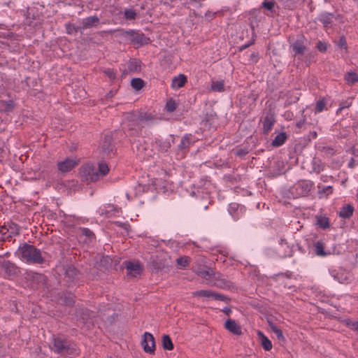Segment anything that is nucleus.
Here are the masks:
<instances>
[{"label":"nucleus","mask_w":358,"mask_h":358,"mask_svg":"<svg viewBox=\"0 0 358 358\" xmlns=\"http://www.w3.org/2000/svg\"><path fill=\"white\" fill-rule=\"evenodd\" d=\"M109 171L105 162H98L96 164H87L80 171L81 177L86 181L94 182L106 176Z\"/></svg>","instance_id":"nucleus-1"},{"label":"nucleus","mask_w":358,"mask_h":358,"mask_svg":"<svg viewBox=\"0 0 358 358\" xmlns=\"http://www.w3.org/2000/svg\"><path fill=\"white\" fill-rule=\"evenodd\" d=\"M145 121L144 118L136 113H127L124 115L122 120V128L129 136L138 134L142 123Z\"/></svg>","instance_id":"nucleus-2"},{"label":"nucleus","mask_w":358,"mask_h":358,"mask_svg":"<svg viewBox=\"0 0 358 358\" xmlns=\"http://www.w3.org/2000/svg\"><path fill=\"white\" fill-rule=\"evenodd\" d=\"M17 252L19 257L27 263L41 264L44 261L41 250L31 245L24 244L20 246Z\"/></svg>","instance_id":"nucleus-3"},{"label":"nucleus","mask_w":358,"mask_h":358,"mask_svg":"<svg viewBox=\"0 0 358 358\" xmlns=\"http://www.w3.org/2000/svg\"><path fill=\"white\" fill-rule=\"evenodd\" d=\"M313 186L314 183L310 180H299L291 187V193L294 197L306 196L310 193Z\"/></svg>","instance_id":"nucleus-4"},{"label":"nucleus","mask_w":358,"mask_h":358,"mask_svg":"<svg viewBox=\"0 0 358 358\" xmlns=\"http://www.w3.org/2000/svg\"><path fill=\"white\" fill-rule=\"evenodd\" d=\"M52 349L55 352L62 355H73L76 350L68 341L59 338H54Z\"/></svg>","instance_id":"nucleus-5"},{"label":"nucleus","mask_w":358,"mask_h":358,"mask_svg":"<svg viewBox=\"0 0 358 358\" xmlns=\"http://www.w3.org/2000/svg\"><path fill=\"white\" fill-rule=\"evenodd\" d=\"M141 345L143 348V350L145 352L152 354L155 351V339L153 336L148 333L145 332L143 336V339L141 341Z\"/></svg>","instance_id":"nucleus-6"},{"label":"nucleus","mask_w":358,"mask_h":358,"mask_svg":"<svg viewBox=\"0 0 358 358\" xmlns=\"http://www.w3.org/2000/svg\"><path fill=\"white\" fill-rule=\"evenodd\" d=\"M229 213L234 220H238L244 213V207L236 203H231L229 206Z\"/></svg>","instance_id":"nucleus-7"},{"label":"nucleus","mask_w":358,"mask_h":358,"mask_svg":"<svg viewBox=\"0 0 358 358\" xmlns=\"http://www.w3.org/2000/svg\"><path fill=\"white\" fill-rule=\"evenodd\" d=\"M127 273L131 277H136L142 271V266L138 262H129L126 266Z\"/></svg>","instance_id":"nucleus-8"},{"label":"nucleus","mask_w":358,"mask_h":358,"mask_svg":"<svg viewBox=\"0 0 358 358\" xmlns=\"http://www.w3.org/2000/svg\"><path fill=\"white\" fill-rule=\"evenodd\" d=\"M121 214V209L113 205H108L103 209H101V215H105L107 217H119Z\"/></svg>","instance_id":"nucleus-9"},{"label":"nucleus","mask_w":358,"mask_h":358,"mask_svg":"<svg viewBox=\"0 0 358 358\" xmlns=\"http://www.w3.org/2000/svg\"><path fill=\"white\" fill-rule=\"evenodd\" d=\"M174 143V138L172 136H170L168 138L156 139L155 145L163 152H166L171 148L172 143Z\"/></svg>","instance_id":"nucleus-10"},{"label":"nucleus","mask_w":358,"mask_h":358,"mask_svg":"<svg viewBox=\"0 0 358 358\" xmlns=\"http://www.w3.org/2000/svg\"><path fill=\"white\" fill-rule=\"evenodd\" d=\"M187 81V77L184 74L180 73L172 78L171 87L173 90H178L182 87Z\"/></svg>","instance_id":"nucleus-11"},{"label":"nucleus","mask_w":358,"mask_h":358,"mask_svg":"<svg viewBox=\"0 0 358 358\" xmlns=\"http://www.w3.org/2000/svg\"><path fill=\"white\" fill-rule=\"evenodd\" d=\"M76 164V162L71 159H66L57 164L58 170L60 172L66 173L71 171Z\"/></svg>","instance_id":"nucleus-12"},{"label":"nucleus","mask_w":358,"mask_h":358,"mask_svg":"<svg viewBox=\"0 0 358 358\" xmlns=\"http://www.w3.org/2000/svg\"><path fill=\"white\" fill-rule=\"evenodd\" d=\"M224 327L235 335H241L242 334L240 325L234 320H227L224 323Z\"/></svg>","instance_id":"nucleus-13"},{"label":"nucleus","mask_w":358,"mask_h":358,"mask_svg":"<svg viewBox=\"0 0 358 358\" xmlns=\"http://www.w3.org/2000/svg\"><path fill=\"white\" fill-rule=\"evenodd\" d=\"M330 273L334 280L341 283H348L350 280V277L342 270H331Z\"/></svg>","instance_id":"nucleus-14"},{"label":"nucleus","mask_w":358,"mask_h":358,"mask_svg":"<svg viewBox=\"0 0 358 358\" xmlns=\"http://www.w3.org/2000/svg\"><path fill=\"white\" fill-rule=\"evenodd\" d=\"M99 22V18L95 15L90 16L83 20L81 29H87L96 26Z\"/></svg>","instance_id":"nucleus-15"},{"label":"nucleus","mask_w":358,"mask_h":358,"mask_svg":"<svg viewBox=\"0 0 358 358\" xmlns=\"http://www.w3.org/2000/svg\"><path fill=\"white\" fill-rule=\"evenodd\" d=\"M257 335L258 336L259 341L262 346V348L266 351H269L272 348V343L271 341L268 338L267 336L264 335V334L261 331H258L257 333Z\"/></svg>","instance_id":"nucleus-16"},{"label":"nucleus","mask_w":358,"mask_h":358,"mask_svg":"<svg viewBox=\"0 0 358 358\" xmlns=\"http://www.w3.org/2000/svg\"><path fill=\"white\" fill-rule=\"evenodd\" d=\"M334 14L331 13L324 12L320 14L319 20L325 27H330L332 24Z\"/></svg>","instance_id":"nucleus-17"},{"label":"nucleus","mask_w":358,"mask_h":358,"mask_svg":"<svg viewBox=\"0 0 358 358\" xmlns=\"http://www.w3.org/2000/svg\"><path fill=\"white\" fill-rule=\"evenodd\" d=\"M315 253L320 257H326L330 255L329 251H326L324 244L321 241H317L314 244Z\"/></svg>","instance_id":"nucleus-18"},{"label":"nucleus","mask_w":358,"mask_h":358,"mask_svg":"<svg viewBox=\"0 0 358 358\" xmlns=\"http://www.w3.org/2000/svg\"><path fill=\"white\" fill-rule=\"evenodd\" d=\"M275 122V118L273 115H267L263 121V129L265 133L271 130Z\"/></svg>","instance_id":"nucleus-19"},{"label":"nucleus","mask_w":358,"mask_h":358,"mask_svg":"<svg viewBox=\"0 0 358 358\" xmlns=\"http://www.w3.org/2000/svg\"><path fill=\"white\" fill-rule=\"evenodd\" d=\"M192 135L191 134H185L183 138L181 139L180 144L178 145V150L180 151L183 152L187 148L190 146L192 144Z\"/></svg>","instance_id":"nucleus-20"},{"label":"nucleus","mask_w":358,"mask_h":358,"mask_svg":"<svg viewBox=\"0 0 358 358\" xmlns=\"http://www.w3.org/2000/svg\"><path fill=\"white\" fill-rule=\"evenodd\" d=\"M353 211H354L353 206L350 204H348V205L344 206L341 209L338 214L341 217L347 219V218H350L352 215Z\"/></svg>","instance_id":"nucleus-21"},{"label":"nucleus","mask_w":358,"mask_h":358,"mask_svg":"<svg viewBox=\"0 0 358 358\" xmlns=\"http://www.w3.org/2000/svg\"><path fill=\"white\" fill-rule=\"evenodd\" d=\"M211 90L217 92L224 91V82L222 80L213 81L211 84Z\"/></svg>","instance_id":"nucleus-22"},{"label":"nucleus","mask_w":358,"mask_h":358,"mask_svg":"<svg viewBox=\"0 0 358 358\" xmlns=\"http://www.w3.org/2000/svg\"><path fill=\"white\" fill-rule=\"evenodd\" d=\"M213 293L210 290H198L192 292V296L195 297H202L206 299H212Z\"/></svg>","instance_id":"nucleus-23"},{"label":"nucleus","mask_w":358,"mask_h":358,"mask_svg":"<svg viewBox=\"0 0 358 358\" xmlns=\"http://www.w3.org/2000/svg\"><path fill=\"white\" fill-rule=\"evenodd\" d=\"M313 172L319 173L324 169V165L321 160L317 158H313L312 161Z\"/></svg>","instance_id":"nucleus-24"},{"label":"nucleus","mask_w":358,"mask_h":358,"mask_svg":"<svg viewBox=\"0 0 358 358\" xmlns=\"http://www.w3.org/2000/svg\"><path fill=\"white\" fill-rule=\"evenodd\" d=\"M286 134L284 132L278 134L272 141V145L275 147H279L282 145L286 140Z\"/></svg>","instance_id":"nucleus-25"},{"label":"nucleus","mask_w":358,"mask_h":358,"mask_svg":"<svg viewBox=\"0 0 358 358\" xmlns=\"http://www.w3.org/2000/svg\"><path fill=\"white\" fill-rule=\"evenodd\" d=\"M345 79L348 85H353L358 82V75L354 71L348 72Z\"/></svg>","instance_id":"nucleus-26"},{"label":"nucleus","mask_w":358,"mask_h":358,"mask_svg":"<svg viewBox=\"0 0 358 358\" xmlns=\"http://www.w3.org/2000/svg\"><path fill=\"white\" fill-rule=\"evenodd\" d=\"M292 48L295 54H299V55L303 54V52L306 50L305 45L301 42H300L299 41H295L292 45Z\"/></svg>","instance_id":"nucleus-27"},{"label":"nucleus","mask_w":358,"mask_h":358,"mask_svg":"<svg viewBox=\"0 0 358 358\" xmlns=\"http://www.w3.org/2000/svg\"><path fill=\"white\" fill-rule=\"evenodd\" d=\"M196 273L201 278L208 281L209 283L211 282L210 279L213 275V271L211 270L199 269L196 271Z\"/></svg>","instance_id":"nucleus-28"},{"label":"nucleus","mask_w":358,"mask_h":358,"mask_svg":"<svg viewBox=\"0 0 358 358\" xmlns=\"http://www.w3.org/2000/svg\"><path fill=\"white\" fill-rule=\"evenodd\" d=\"M268 326L279 341L284 340V336L282 334V331L275 324L271 322H268Z\"/></svg>","instance_id":"nucleus-29"},{"label":"nucleus","mask_w":358,"mask_h":358,"mask_svg":"<svg viewBox=\"0 0 358 358\" xmlns=\"http://www.w3.org/2000/svg\"><path fill=\"white\" fill-rule=\"evenodd\" d=\"M162 346L164 349L171 350L173 348L172 341L169 336L164 335L162 337Z\"/></svg>","instance_id":"nucleus-30"},{"label":"nucleus","mask_w":358,"mask_h":358,"mask_svg":"<svg viewBox=\"0 0 358 358\" xmlns=\"http://www.w3.org/2000/svg\"><path fill=\"white\" fill-rule=\"evenodd\" d=\"M134 41L140 45H143L148 43L150 39L143 34H138L134 37Z\"/></svg>","instance_id":"nucleus-31"},{"label":"nucleus","mask_w":358,"mask_h":358,"mask_svg":"<svg viewBox=\"0 0 358 358\" xmlns=\"http://www.w3.org/2000/svg\"><path fill=\"white\" fill-rule=\"evenodd\" d=\"M131 85L134 89L139 90L143 87V80L141 78H133L131 81Z\"/></svg>","instance_id":"nucleus-32"},{"label":"nucleus","mask_w":358,"mask_h":358,"mask_svg":"<svg viewBox=\"0 0 358 358\" xmlns=\"http://www.w3.org/2000/svg\"><path fill=\"white\" fill-rule=\"evenodd\" d=\"M136 148H137V151H138V155H143V157L144 158L151 156V154L149 152H148V150L145 148V146H144L141 144H137Z\"/></svg>","instance_id":"nucleus-33"},{"label":"nucleus","mask_w":358,"mask_h":358,"mask_svg":"<svg viewBox=\"0 0 358 358\" xmlns=\"http://www.w3.org/2000/svg\"><path fill=\"white\" fill-rule=\"evenodd\" d=\"M136 13L134 9L127 8L124 11V17L127 20H134L136 17Z\"/></svg>","instance_id":"nucleus-34"},{"label":"nucleus","mask_w":358,"mask_h":358,"mask_svg":"<svg viewBox=\"0 0 358 358\" xmlns=\"http://www.w3.org/2000/svg\"><path fill=\"white\" fill-rule=\"evenodd\" d=\"M317 224L322 227V229H327L329 226V220L327 217L324 216H320L317 218Z\"/></svg>","instance_id":"nucleus-35"},{"label":"nucleus","mask_w":358,"mask_h":358,"mask_svg":"<svg viewBox=\"0 0 358 358\" xmlns=\"http://www.w3.org/2000/svg\"><path fill=\"white\" fill-rule=\"evenodd\" d=\"M345 322L349 328L358 331V321H355L351 319H346Z\"/></svg>","instance_id":"nucleus-36"},{"label":"nucleus","mask_w":358,"mask_h":358,"mask_svg":"<svg viewBox=\"0 0 358 358\" xmlns=\"http://www.w3.org/2000/svg\"><path fill=\"white\" fill-rule=\"evenodd\" d=\"M65 273L69 278H74L77 274V270L73 266H69L66 269Z\"/></svg>","instance_id":"nucleus-37"},{"label":"nucleus","mask_w":358,"mask_h":358,"mask_svg":"<svg viewBox=\"0 0 358 358\" xmlns=\"http://www.w3.org/2000/svg\"><path fill=\"white\" fill-rule=\"evenodd\" d=\"M319 187L318 193L320 194H325L327 195H329V194H331L333 192V188L331 186H324L322 187Z\"/></svg>","instance_id":"nucleus-38"},{"label":"nucleus","mask_w":358,"mask_h":358,"mask_svg":"<svg viewBox=\"0 0 358 358\" xmlns=\"http://www.w3.org/2000/svg\"><path fill=\"white\" fill-rule=\"evenodd\" d=\"M80 231H81L82 235L85 236L87 238H88L89 241H91V239L94 236L93 232L88 228H82L80 229Z\"/></svg>","instance_id":"nucleus-39"},{"label":"nucleus","mask_w":358,"mask_h":358,"mask_svg":"<svg viewBox=\"0 0 358 358\" xmlns=\"http://www.w3.org/2000/svg\"><path fill=\"white\" fill-rule=\"evenodd\" d=\"M177 107V104L173 100H169L166 102V109L168 112H173Z\"/></svg>","instance_id":"nucleus-40"},{"label":"nucleus","mask_w":358,"mask_h":358,"mask_svg":"<svg viewBox=\"0 0 358 358\" xmlns=\"http://www.w3.org/2000/svg\"><path fill=\"white\" fill-rule=\"evenodd\" d=\"M212 299L215 300V301H229V299L227 296H225L224 295L217 294L215 292L213 293Z\"/></svg>","instance_id":"nucleus-41"},{"label":"nucleus","mask_w":358,"mask_h":358,"mask_svg":"<svg viewBox=\"0 0 358 358\" xmlns=\"http://www.w3.org/2000/svg\"><path fill=\"white\" fill-rule=\"evenodd\" d=\"M337 47L340 49H343L345 52L347 51V43L344 37H341L338 43Z\"/></svg>","instance_id":"nucleus-42"},{"label":"nucleus","mask_w":358,"mask_h":358,"mask_svg":"<svg viewBox=\"0 0 358 358\" xmlns=\"http://www.w3.org/2000/svg\"><path fill=\"white\" fill-rule=\"evenodd\" d=\"M130 71H138L140 69L139 62L138 61H131L129 64Z\"/></svg>","instance_id":"nucleus-43"},{"label":"nucleus","mask_w":358,"mask_h":358,"mask_svg":"<svg viewBox=\"0 0 358 358\" xmlns=\"http://www.w3.org/2000/svg\"><path fill=\"white\" fill-rule=\"evenodd\" d=\"M104 73L110 80H115L116 78L115 72L112 69H106Z\"/></svg>","instance_id":"nucleus-44"},{"label":"nucleus","mask_w":358,"mask_h":358,"mask_svg":"<svg viewBox=\"0 0 358 358\" xmlns=\"http://www.w3.org/2000/svg\"><path fill=\"white\" fill-rule=\"evenodd\" d=\"M325 106V103L322 100H319L316 103L315 112L320 113L322 112Z\"/></svg>","instance_id":"nucleus-45"},{"label":"nucleus","mask_w":358,"mask_h":358,"mask_svg":"<svg viewBox=\"0 0 358 358\" xmlns=\"http://www.w3.org/2000/svg\"><path fill=\"white\" fill-rule=\"evenodd\" d=\"M189 263V259L187 257H180L177 259V264L182 266H186Z\"/></svg>","instance_id":"nucleus-46"},{"label":"nucleus","mask_w":358,"mask_h":358,"mask_svg":"<svg viewBox=\"0 0 358 358\" xmlns=\"http://www.w3.org/2000/svg\"><path fill=\"white\" fill-rule=\"evenodd\" d=\"M262 6L264 8H266L268 10H272L274 7V3L271 1H264L262 3Z\"/></svg>","instance_id":"nucleus-47"},{"label":"nucleus","mask_w":358,"mask_h":358,"mask_svg":"<svg viewBox=\"0 0 358 358\" xmlns=\"http://www.w3.org/2000/svg\"><path fill=\"white\" fill-rule=\"evenodd\" d=\"M78 29V27H76L74 25L71 24L66 25V31L70 34H73V31H77Z\"/></svg>","instance_id":"nucleus-48"},{"label":"nucleus","mask_w":358,"mask_h":358,"mask_svg":"<svg viewBox=\"0 0 358 358\" xmlns=\"http://www.w3.org/2000/svg\"><path fill=\"white\" fill-rule=\"evenodd\" d=\"M317 48L320 52H325L327 49V44L322 41L317 43Z\"/></svg>","instance_id":"nucleus-49"},{"label":"nucleus","mask_w":358,"mask_h":358,"mask_svg":"<svg viewBox=\"0 0 358 358\" xmlns=\"http://www.w3.org/2000/svg\"><path fill=\"white\" fill-rule=\"evenodd\" d=\"M115 224L119 227L123 228L125 230H127L128 224L127 223H122L121 222H115Z\"/></svg>","instance_id":"nucleus-50"},{"label":"nucleus","mask_w":358,"mask_h":358,"mask_svg":"<svg viewBox=\"0 0 358 358\" xmlns=\"http://www.w3.org/2000/svg\"><path fill=\"white\" fill-rule=\"evenodd\" d=\"M222 312L226 315H229L231 312V310L229 307L226 306L222 309Z\"/></svg>","instance_id":"nucleus-51"},{"label":"nucleus","mask_w":358,"mask_h":358,"mask_svg":"<svg viewBox=\"0 0 358 358\" xmlns=\"http://www.w3.org/2000/svg\"><path fill=\"white\" fill-rule=\"evenodd\" d=\"M7 105L9 108H13L14 106V103L13 101H9Z\"/></svg>","instance_id":"nucleus-52"},{"label":"nucleus","mask_w":358,"mask_h":358,"mask_svg":"<svg viewBox=\"0 0 358 358\" xmlns=\"http://www.w3.org/2000/svg\"><path fill=\"white\" fill-rule=\"evenodd\" d=\"M348 166L350 168L353 167V162H349Z\"/></svg>","instance_id":"nucleus-53"}]
</instances>
